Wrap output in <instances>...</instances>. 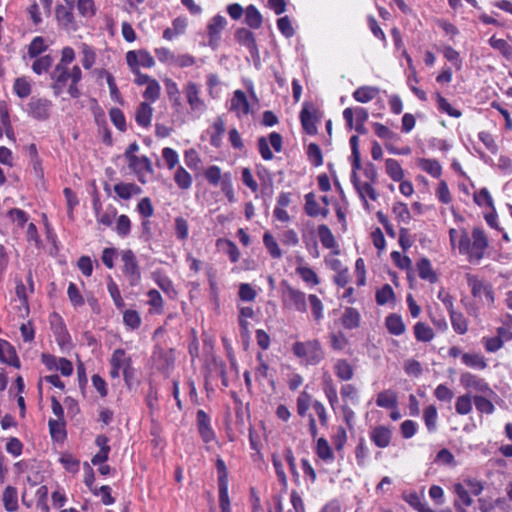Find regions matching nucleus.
<instances>
[{
    "instance_id": "obj_50",
    "label": "nucleus",
    "mask_w": 512,
    "mask_h": 512,
    "mask_svg": "<svg viewBox=\"0 0 512 512\" xmlns=\"http://www.w3.org/2000/svg\"><path fill=\"white\" fill-rule=\"evenodd\" d=\"M4 507L7 511L13 512L18 508V496L14 487L8 486L5 488L2 496Z\"/></svg>"
},
{
    "instance_id": "obj_36",
    "label": "nucleus",
    "mask_w": 512,
    "mask_h": 512,
    "mask_svg": "<svg viewBox=\"0 0 512 512\" xmlns=\"http://www.w3.org/2000/svg\"><path fill=\"white\" fill-rule=\"evenodd\" d=\"M235 37L237 41L250 49L251 56L254 58L256 56V43L254 38V33L247 28H239Z\"/></svg>"
},
{
    "instance_id": "obj_28",
    "label": "nucleus",
    "mask_w": 512,
    "mask_h": 512,
    "mask_svg": "<svg viewBox=\"0 0 512 512\" xmlns=\"http://www.w3.org/2000/svg\"><path fill=\"white\" fill-rule=\"evenodd\" d=\"M236 417H237V424L241 427V429H246L249 434L250 439V445L253 449H256V441L254 440L253 436V426L251 423V415L248 411V408L243 410L240 407L236 408Z\"/></svg>"
},
{
    "instance_id": "obj_25",
    "label": "nucleus",
    "mask_w": 512,
    "mask_h": 512,
    "mask_svg": "<svg viewBox=\"0 0 512 512\" xmlns=\"http://www.w3.org/2000/svg\"><path fill=\"white\" fill-rule=\"evenodd\" d=\"M416 165L419 169L433 178L439 179L442 175V166L437 159L418 158L416 160Z\"/></svg>"
},
{
    "instance_id": "obj_16",
    "label": "nucleus",
    "mask_w": 512,
    "mask_h": 512,
    "mask_svg": "<svg viewBox=\"0 0 512 512\" xmlns=\"http://www.w3.org/2000/svg\"><path fill=\"white\" fill-rule=\"evenodd\" d=\"M128 167L137 175L138 180L145 184L146 174L153 173V167L150 159L146 156H136L127 160Z\"/></svg>"
},
{
    "instance_id": "obj_3",
    "label": "nucleus",
    "mask_w": 512,
    "mask_h": 512,
    "mask_svg": "<svg viewBox=\"0 0 512 512\" xmlns=\"http://www.w3.org/2000/svg\"><path fill=\"white\" fill-rule=\"evenodd\" d=\"M52 80V89L56 95H60L67 89L68 94L72 98L80 96L78 83L82 79V71L78 65L73 67H54L50 74Z\"/></svg>"
},
{
    "instance_id": "obj_4",
    "label": "nucleus",
    "mask_w": 512,
    "mask_h": 512,
    "mask_svg": "<svg viewBox=\"0 0 512 512\" xmlns=\"http://www.w3.org/2000/svg\"><path fill=\"white\" fill-rule=\"evenodd\" d=\"M291 350L293 355L305 366L319 365L325 359V350L316 338L296 341Z\"/></svg>"
},
{
    "instance_id": "obj_63",
    "label": "nucleus",
    "mask_w": 512,
    "mask_h": 512,
    "mask_svg": "<svg viewBox=\"0 0 512 512\" xmlns=\"http://www.w3.org/2000/svg\"><path fill=\"white\" fill-rule=\"evenodd\" d=\"M219 488V506L221 512H231L230 499L228 495V480H222Z\"/></svg>"
},
{
    "instance_id": "obj_33",
    "label": "nucleus",
    "mask_w": 512,
    "mask_h": 512,
    "mask_svg": "<svg viewBox=\"0 0 512 512\" xmlns=\"http://www.w3.org/2000/svg\"><path fill=\"white\" fill-rule=\"evenodd\" d=\"M379 94V88L375 86H360L352 94L355 101L360 103H368L375 99Z\"/></svg>"
},
{
    "instance_id": "obj_12",
    "label": "nucleus",
    "mask_w": 512,
    "mask_h": 512,
    "mask_svg": "<svg viewBox=\"0 0 512 512\" xmlns=\"http://www.w3.org/2000/svg\"><path fill=\"white\" fill-rule=\"evenodd\" d=\"M370 441L380 449L388 448L393 439V430L387 425H376L369 431Z\"/></svg>"
},
{
    "instance_id": "obj_47",
    "label": "nucleus",
    "mask_w": 512,
    "mask_h": 512,
    "mask_svg": "<svg viewBox=\"0 0 512 512\" xmlns=\"http://www.w3.org/2000/svg\"><path fill=\"white\" fill-rule=\"evenodd\" d=\"M414 336L419 342H430L435 334L433 329L424 322H417L413 327Z\"/></svg>"
},
{
    "instance_id": "obj_53",
    "label": "nucleus",
    "mask_w": 512,
    "mask_h": 512,
    "mask_svg": "<svg viewBox=\"0 0 512 512\" xmlns=\"http://www.w3.org/2000/svg\"><path fill=\"white\" fill-rule=\"evenodd\" d=\"M174 181L177 186L182 190H187L192 186L193 179L191 174L186 171L182 166H179L174 174Z\"/></svg>"
},
{
    "instance_id": "obj_20",
    "label": "nucleus",
    "mask_w": 512,
    "mask_h": 512,
    "mask_svg": "<svg viewBox=\"0 0 512 512\" xmlns=\"http://www.w3.org/2000/svg\"><path fill=\"white\" fill-rule=\"evenodd\" d=\"M368 117L369 114L367 109L361 106L347 107L343 110V118L346 122L347 128L350 130L354 127V119L355 123H366Z\"/></svg>"
},
{
    "instance_id": "obj_57",
    "label": "nucleus",
    "mask_w": 512,
    "mask_h": 512,
    "mask_svg": "<svg viewBox=\"0 0 512 512\" xmlns=\"http://www.w3.org/2000/svg\"><path fill=\"white\" fill-rule=\"evenodd\" d=\"M435 97L437 100L439 111L446 113L447 115L454 118H460L462 116V112L452 107L448 100L445 97H443L439 92L435 94Z\"/></svg>"
},
{
    "instance_id": "obj_9",
    "label": "nucleus",
    "mask_w": 512,
    "mask_h": 512,
    "mask_svg": "<svg viewBox=\"0 0 512 512\" xmlns=\"http://www.w3.org/2000/svg\"><path fill=\"white\" fill-rule=\"evenodd\" d=\"M271 148L276 153H280L283 149V137L278 132H271L268 137L258 138V151L265 161L274 158Z\"/></svg>"
},
{
    "instance_id": "obj_17",
    "label": "nucleus",
    "mask_w": 512,
    "mask_h": 512,
    "mask_svg": "<svg viewBox=\"0 0 512 512\" xmlns=\"http://www.w3.org/2000/svg\"><path fill=\"white\" fill-rule=\"evenodd\" d=\"M228 110L235 113L238 118L247 116L250 112V105L245 92L235 90L228 102Z\"/></svg>"
},
{
    "instance_id": "obj_40",
    "label": "nucleus",
    "mask_w": 512,
    "mask_h": 512,
    "mask_svg": "<svg viewBox=\"0 0 512 512\" xmlns=\"http://www.w3.org/2000/svg\"><path fill=\"white\" fill-rule=\"evenodd\" d=\"M56 18L58 22L66 29H75L74 15L71 8H67L64 5H58L56 7Z\"/></svg>"
},
{
    "instance_id": "obj_64",
    "label": "nucleus",
    "mask_w": 512,
    "mask_h": 512,
    "mask_svg": "<svg viewBox=\"0 0 512 512\" xmlns=\"http://www.w3.org/2000/svg\"><path fill=\"white\" fill-rule=\"evenodd\" d=\"M13 90L21 98H27L31 93V84L25 77H19L15 80Z\"/></svg>"
},
{
    "instance_id": "obj_56",
    "label": "nucleus",
    "mask_w": 512,
    "mask_h": 512,
    "mask_svg": "<svg viewBox=\"0 0 512 512\" xmlns=\"http://www.w3.org/2000/svg\"><path fill=\"white\" fill-rule=\"evenodd\" d=\"M81 54H82V66L84 69L89 70L95 64L96 61V53L92 46L82 43L80 46Z\"/></svg>"
},
{
    "instance_id": "obj_18",
    "label": "nucleus",
    "mask_w": 512,
    "mask_h": 512,
    "mask_svg": "<svg viewBox=\"0 0 512 512\" xmlns=\"http://www.w3.org/2000/svg\"><path fill=\"white\" fill-rule=\"evenodd\" d=\"M304 213L311 218H317L321 216L322 218H327L330 210L328 207H321L319 202L316 199V195L314 192H309L304 195Z\"/></svg>"
},
{
    "instance_id": "obj_54",
    "label": "nucleus",
    "mask_w": 512,
    "mask_h": 512,
    "mask_svg": "<svg viewBox=\"0 0 512 512\" xmlns=\"http://www.w3.org/2000/svg\"><path fill=\"white\" fill-rule=\"evenodd\" d=\"M323 391L330 406L335 409V405L338 403V395L335 384L330 376L325 377L323 380Z\"/></svg>"
},
{
    "instance_id": "obj_34",
    "label": "nucleus",
    "mask_w": 512,
    "mask_h": 512,
    "mask_svg": "<svg viewBox=\"0 0 512 512\" xmlns=\"http://www.w3.org/2000/svg\"><path fill=\"white\" fill-rule=\"evenodd\" d=\"M453 492L457 496V499L454 502L455 507H469L473 504V499L462 482L455 483L453 485Z\"/></svg>"
},
{
    "instance_id": "obj_55",
    "label": "nucleus",
    "mask_w": 512,
    "mask_h": 512,
    "mask_svg": "<svg viewBox=\"0 0 512 512\" xmlns=\"http://www.w3.org/2000/svg\"><path fill=\"white\" fill-rule=\"evenodd\" d=\"M488 42L493 49L498 50L506 59H512V46L505 39L492 36Z\"/></svg>"
},
{
    "instance_id": "obj_58",
    "label": "nucleus",
    "mask_w": 512,
    "mask_h": 512,
    "mask_svg": "<svg viewBox=\"0 0 512 512\" xmlns=\"http://www.w3.org/2000/svg\"><path fill=\"white\" fill-rule=\"evenodd\" d=\"M394 299L395 293L390 284H385L376 291L375 300L380 306H383L390 301H394Z\"/></svg>"
},
{
    "instance_id": "obj_19",
    "label": "nucleus",
    "mask_w": 512,
    "mask_h": 512,
    "mask_svg": "<svg viewBox=\"0 0 512 512\" xmlns=\"http://www.w3.org/2000/svg\"><path fill=\"white\" fill-rule=\"evenodd\" d=\"M351 182H352L355 190L359 194V197L363 201L365 207L369 206L367 197L372 201H376L378 199L379 195H378L376 189L374 188L375 183H372V182H363L362 183L359 180L358 176H355V175H351Z\"/></svg>"
},
{
    "instance_id": "obj_23",
    "label": "nucleus",
    "mask_w": 512,
    "mask_h": 512,
    "mask_svg": "<svg viewBox=\"0 0 512 512\" xmlns=\"http://www.w3.org/2000/svg\"><path fill=\"white\" fill-rule=\"evenodd\" d=\"M385 327L389 334L401 336L406 332V325L400 314L390 313L385 317Z\"/></svg>"
},
{
    "instance_id": "obj_37",
    "label": "nucleus",
    "mask_w": 512,
    "mask_h": 512,
    "mask_svg": "<svg viewBox=\"0 0 512 512\" xmlns=\"http://www.w3.org/2000/svg\"><path fill=\"white\" fill-rule=\"evenodd\" d=\"M317 235L322 246L326 249H336L338 247L335 236L326 224H320L317 227Z\"/></svg>"
},
{
    "instance_id": "obj_27",
    "label": "nucleus",
    "mask_w": 512,
    "mask_h": 512,
    "mask_svg": "<svg viewBox=\"0 0 512 512\" xmlns=\"http://www.w3.org/2000/svg\"><path fill=\"white\" fill-rule=\"evenodd\" d=\"M418 275L422 280H426L431 284L438 281V276L432 268L431 261L427 257L420 258L416 263Z\"/></svg>"
},
{
    "instance_id": "obj_48",
    "label": "nucleus",
    "mask_w": 512,
    "mask_h": 512,
    "mask_svg": "<svg viewBox=\"0 0 512 512\" xmlns=\"http://www.w3.org/2000/svg\"><path fill=\"white\" fill-rule=\"evenodd\" d=\"M213 133L210 137V144L219 148L222 143V136L225 133L226 127L225 122L221 117H218L212 124Z\"/></svg>"
},
{
    "instance_id": "obj_51",
    "label": "nucleus",
    "mask_w": 512,
    "mask_h": 512,
    "mask_svg": "<svg viewBox=\"0 0 512 512\" xmlns=\"http://www.w3.org/2000/svg\"><path fill=\"white\" fill-rule=\"evenodd\" d=\"M226 24L227 21L223 16H214L208 25V35L210 37V40L218 39L221 31L225 28Z\"/></svg>"
},
{
    "instance_id": "obj_5",
    "label": "nucleus",
    "mask_w": 512,
    "mask_h": 512,
    "mask_svg": "<svg viewBox=\"0 0 512 512\" xmlns=\"http://www.w3.org/2000/svg\"><path fill=\"white\" fill-rule=\"evenodd\" d=\"M465 278L474 299L488 306L494 305L495 292L491 283L480 279L478 275L472 273H466Z\"/></svg>"
},
{
    "instance_id": "obj_2",
    "label": "nucleus",
    "mask_w": 512,
    "mask_h": 512,
    "mask_svg": "<svg viewBox=\"0 0 512 512\" xmlns=\"http://www.w3.org/2000/svg\"><path fill=\"white\" fill-rule=\"evenodd\" d=\"M308 300L314 320L320 322L324 318V305L321 299L315 294H310ZM282 302L283 306L290 310L300 313H306L308 310L305 292L286 282L282 283Z\"/></svg>"
},
{
    "instance_id": "obj_14",
    "label": "nucleus",
    "mask_w": 512,
    "mask_h": 512,
    "mask_svg": "<svg viewBox=\"0 0 512 512\" xmlns=\"http://www.w3.org/2000/svg\"><path fill=\"white\" fill-rule=\"evenodd\" d=\"M51 106L48 99L32 97L27 104V113L35 119L45 120L49 117Z\"/></svg>"
},
{
    "instance_id": "obj_35",
    "label": "nucleus",
    "mask_w": 512,
    "mask_h": 512,
    "mask_svg": "<svg viewBox=\"0 0 512 512\" xmlns=\"http://www.w3.org/2000/svg\"><path fill=\"white\" fill-rule=\"evenodd\" d=\"M114 192L119 198L128 200L134 195L141 194L142 189L134 183L120 182L114 185Z\"/></svg>"
},
{
    "instance_id": "obj_62",
    "label": "nucleus",
    "mask_w": 512,
    "mask_h": 512,
    "mask_svg": "<svg viewBox=\"0 0 512 512\" xmlns=\"http://www.w3.org/2000/svg\"><path fill=\"white\" fill-rule=\"evenodd\" d=\"M7 217L19 228H23L29 221L28 213L19 208L10 209L7 212Z\"/></svg>"
},
{
    "instance_id": "obj_44",
    "label": "nucleus",
    "mask_w": 512,
    "mask_h": 512,
    "mask_svg": "<svg viewBox=\"0 0 512 512\" xmlns=\"http://www.w3.org/2000/svg\"><path fill=\"white\" fill-rule=\"evenodd\" d=\"M49 45L42 36L34 37L27 47V57L34 58L42 56L41 54L46 52Z\"/></svg>"
},
{
    "instance_id": "obj_26",
    "label": "nucleus",
    "mask_w": 512,
    "mask_h": 512,
    "mask_svg": "<svg viewBox=\"0 0 512 512\" xmlns=\"http://www.w3.org/2000/svg\"><path fill=\"white\" fill-rule=\"evenodd\" d=\"M0 361L15 368H20V361L14 347L6 340L0 339Z\"/></svg>"
},
{
    "instance_id": "obj_49",
    "label": "nucleus",
    "mask_w": 512,
    "mask_h": 512,
    "mask_svg": "<svg viewBox=\"0 0 512 512\" xmlns=\"http://www.w3.org/2000/svg\"><path fill=\"white\" fill-rule=\"evenodd\" d=\"M217 246L228 255L231 262L235 263L240 258V252L234 242L228 239H219Z\"/></svg>"
},
{
    "instance_id": "obj_42",
    "label": "nucleus",
    "mask_w": 512,
    "mask_h": 512,
    "mask_svg": "<svg viewBox=\"0 0 512 512\" xmlns=\"http://www.w3.org/2000/svg\"><path fill=\"white\" fill-rule=\"evenodd\" d=\"M295 271L307 286L314 287L320 284V278L312 268L299 265Z\"/></svg>"
},
{
    "instance_id": "obj_30",
    "label": "nucleus",
    "mask_w": 512,
    "mask_h": 512,
    "mask_svg": "<svg viewBox=\"0 0 512 512\" xmlns=\"http://www.w3.org/2000/svg\"><path fill=\"white\" fill-rule=\"evenodd\" d=\"M16 287H15V293L17 296L18 301L20 302V305L18 306V311L21 317H26L29 314V304H28V294H27V288L24 285L23 281L19 278H16L15 280Z\"/></svg>"
},
{
    "instance_id": "obj_61",
    "label": "nucleus",
    "mask_w": 512,
    "mask_h": 512,
    "mask_svg": "<svg viewBox=\"0 0 512 512\" xmlns=\"http://www.w3.org/2000/svg\"><path fill=\"white\" fill-rule=\"evenodd\" d=\"M116 218H117V220H116V224L114 227L115 232L121 238L127 237L131 232L130 218L125 214H122Z\"/></svg>"
},
{
    "instance_id": "obj_32",
    "label": "nucleus",
    "mask_w": 512,
    "mask_h": 512,
    "mask_svg": "<svg viewBox=\"0 0 512 512\" xmlns=\"http://www.w3.org/2000/svg\"><path fill=\"white\" fill-rule=\"evenodd\" d=\"M376 405L385 409H395L398 407V397L396 392L391 389L381 391L377 394Z\"/></svg>"
},
{
    "instance_id": "obj_7",
    "label": "nucleus",
    "mask_w": 512,
    "mask_h": 512,
    "mask_svg": "<svg viewBox=\"0 0 512 512\" xmlns=\"http://www.w3.org/2000/svg\"><path fill=\"white\" fill-rule=\"evenodd\" d=\"M374 133L377 137L384 140V146L386 150L393 155H410L412 152V149L410 146H404L401 148H398L394 145V142H398L401 140V136L395 132H393L391 129H389L386 125L375 122L372 124Z\"/></svg>"
},
{
    "instance_id": "obj_59",
    "label": "nucleus",
    "mask_w": 512,
    "mask_h": 512,
    "mask_svg": "<svg viewBox=\"0 0 512 512\" xmlns=\"http://www.w3.org/2000/svg\"><path fill=\"white\" fill-rule=\"evenodd\" d=\"M117 213V209L113 205H108L104 211L96 216L97 223L105 227H111L117 217Z\"/></svg>"
},
{
    "instance_id": "obj_38",
    "label": "nucleus",
    "mask_w": 512,
    "mask_h": 512,
    "mask_svg": "<svg viewBox=\"0 0 512 512\" xmlns=\"http://www.w3.org/2000/svg\"><path fill=\"white\" fill-rule=\"evenodd\" d=\"M386 174L394 181L400 182L404 179L405 173L400 162L394 158H387L385 160Z\"/></svg>"
},
{
    "instance_id": "obj_46",
    "label": "nucleus",
    "mask_w": 512,
    "mask_h": 512,
    "mask_svg": "<svg viewBox=\"0 0 512 512\" xmlns=\"http://www.w3.org/2000/svg\"><path fill=\"white\" fill-rule=\"evenodd\" d=\"M474 203L481 208H493L495 206L493 197L486 187H483L473 193Z\"/></svg>"
},
{
    "instance_id": "obj_21",
    "label": "nucleus",
    "mask_w": 512,
    "mask_h": 512,
    "mask_svg": "<svg viewBox=\"0 0 512 512\" xmlns=\"http://www.w3.org/2000/svg\"><path fill=\"white\" fill-rule=\"evenodd\" d=\"M157 369L165 375H169L174 366L175 357L172 349L158 350L154 354Z\"/></svg>"
},
{
    "instance_id": "obj_60",
    "label": "nucleus",
    "mask_w": 512,
    "mask_h": 512,
    "mask_svg": "<svg viewBox=\"0 0 512 512\" xmlns=\"http://www.w3.org/2000/svg\"><path fill=\"white\" fill-rule=\"evenodd\" d=\"M423 418L429 432L436 430L438 412L435 405L431 404L424 409Z\"/></svg>"
},
{
    "instance_id": "obj_31",
    "label": "nucleus",
    "mask_w": 512,
    "mask_h": 512,
    "mask_svg": "<svg viewBox=\"0 0 512 512\" xmlns=\"http://www.w3.org/2000/svg\"><path fill=\"white\" fill-rule=\"evenodd\" d=\"M341 323L347 330L358 328L361 323L359 311L354 307H346L341 317Z\"/></svg>"
},
{
    "instance_id": "obj_29",
    "label": "nucleus",
    "mask_w": 512,
    "mask_h": 512,
    "mask_svg": "<svg viewBox=\"0 0 512 512\" xmlns=\"http://www.w3.org/2000/svg\"><path fill=\"white\" fill-rule=\"evenodd\" d=\"M462 364L475 370H485L488 366L485 356L478 352H465L462 355Z\"/></svg>"
},
{
    "instance_id": "obj_52",
    "label": "nucleus",
    "mask_w": 512,
    "mask_h": 512,
    "mask_svg": "<svg viewBox=\"0 0 512 512\" xmlns=\"http://www.w3.org/2000/svg\"><path fill=\"white\" fill-rule=\"evenodd\" d=\"M449 316L451 325L457 334L463 335L468 331V321L461 312L454 311Z\"/></svg>"
},
{
    "instance_id": "obj_13",
    "label": "nucleus",
    "mask_w": 512,
    "mask_h": 512,
    "mask_svg": "<svg viewBox=\"0 0 512 512\" xmlns=\"http://www.w3.org/2000/svg\"><path fill=\"white\" fill-rule=\"evenodd\" d=\"M460 384L467 390H473L484 394L493 393L489 384L483 378L471 372H463L460 375Z\"/></svg>"
},
{
    "instance_id": "obj_22",
    "label": "nucleus",
    "mask_w": 512,
    "mask_h": 512,
    "mask_svg": "<svg viewBox=\"0 0 512 512\" xmlns=\"http://www.w3.org/2000/svg\"><path fill=\"white\" fill-rule=\"evenodd\" d=\"M198 431L202 440L209 443L215 439V433L210 426V417L203 410L197 412Z\"/></svg>"
},
{
    "instance_id": "obj_8",
    "label": "nucleus",
    "mask_w": 512,
    "mask_h": 512,
    "mask_svg": "<svg viewBox=\"0 0 512 512\" xmlns=\"http://www.w3.org/2000/svg\"><path fill=\"white\" fill-rule=\"evenodd\" d=\"M122 273L131 286H137L141 282V269L136 255L130 249L122 251Z\"/></svg>"
},
{
    "instance_id": "obj_41",
    "label": "nucleus",
    "mask_w": 512,
    "mask_h": 512,
    "mask_svg": "<svg viewBox=\"0 0 512 512\" xmlns=\"http://www.w3.org/2000/svg\"><path fill=\"white\" fill-rule=\"evenodd\" d=\"M153 108L147 102H142L135 113V120L139 126L148 127L151 124Z\"/></svg>"
},
{
    "instance_id": "obj_1",
    "label": "nucleus",
    "mask_w": 512,
    "mask_h": 512,
    "mask_svg": "<svg viewBox=\"0 0 512 512\" xmlns=\"http://www.w3.org/2000/svg\"><path fill=\"white\" fill-rule=\"evenodd\" d=\"M449 240L451 248H457L458 253L473 265H478L485 258L490 247L489 237L480 226H474L470 234L465 228H450Z\"/></svg>"
},
{
    "instance_id": "obj_39",
    "label": "nucleus",
    "mask_w": 512,
    "mask_h": 512,
    "mask_svg": "<svg viewBox=\"0 0 512 512\" xmlns=\"http://www.w3.org/2000/svg\"><path fill=\"white\" fill-rule=\"evenodd\" d=\"M403 499L406 503H408L412 508H414L418 512H432L431 509L425 503L423 495L419 494L416 491H411L407 494H404Z\"/></svg>"
},
{
    "instance_id": "obj_45",
    "label": "nucleus",
    "mask_w": 512,
    "mask_h": 512,
    "mask_svg": "<svg viewBox=\"0 0 512 512\" xmlns=\"http://www.w3.org/2000/svg\"><path fill=\"white\" fill-rule=\"evenodd\" d=\"M33 63L31 65L32 71L37 75H42L50 70L54 59L51 55H43L32 58Z\"/></svg>"
},
{
    "instance_id": "obj_43",
    "label": "nucleus",
    "mask_w": 512,
    "mask_h": 512,
    "mask_svg": "<svg viewBox=\"0 0 512 512\" xmlns=\"http://www.w3.org/2000/svg\"><path fill=\"white\" fill-rule=\"evenodd\" d=\"M315 453L321 460L326 463H332L335 459L332 448L330 447L328 441L323 437H320L317 440Z\"/></svg>"
},
{
    "instance_id": "obj_15",
    "label": "nucleus",
    "mask_w": 512,
    "mask_h": 512,
    "mask_svg": "<svg viewBox=\"0 0 512 512\" xmlns=\"http://www.w3.org/2000/svg\"><path fill=\"white\" fill-rule=\"evenodd\" d=\"M316 109L313 107V105H310L308 103H304L303 107L300 111L299 118L301 122V126L304 130V132L308 135H315L317 134V116H316Z\"/></svg>"
},
{
    "instance_id": "obj_6",
    "label": "nucleus",
    "mask_w": 512,
    "mask_h": 512,
    "mask_svg": "<svg viewBox=\"0 0 512 512\" xmlns=\"http://www.w3.org/2000/svg\"><path fill=\"white\" fill-rule=\"evenodd\" d=\"M110 377L115 379L119 378L120 374L123 375L124 380L129 384L133 376L132 360L126 351L122 348L115 349L110 358Z\"/></svg>"
},
{
    "instance_id": "obj_10",
    "label": "nucleus",
    "mask_w": 512,
    "mask_h": 512,
    "mask_svg": "<svg viewBox=\"0 0 512 512\" xmlns=\"http://www.w3.org/2000/svg\"><path fill=\"white\" fill-rule=\"evenodd\" d=\"M183 92L191 112L198 116L202 115L206 111L207 106L205 101L200 97L201 91L199 86L195 82L189 81L184 86Z\"/></svg>"
},
{
    "instance_id": "obj_11",
    "label": "nucleus",
    "mask_w": 512,
    "mask_h": 512,
    "mask_svg": "<svg viewBox=\"0 0 512 512\" xmlns=\"http://www.w3.org/2000/svg\"><path fill=\"white\" fill-rule=\"evenodd\" d=\"M238 322L240 327V336L245 350L249 347L250 342V326L255 321V312L252 307L239 306Z\"/></svg>"
},
{
    "instance_id": "obj_24",
    "label": "nucleus",
    "mask_w": 512,
    "mask_h": 512,
    "mask_svg": "<svg viewBox=\"0 0 512 512\" xmlns=\"http://www.w3.org/2000/svg\"><path fill=\"white\" fill-rule=\"evenodd\" d=\"M333 371L340 381H350L354 377V367L344 358L337 359L333 365Z\"/></svg>"
}]
</instances>
